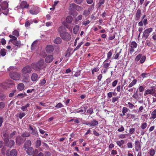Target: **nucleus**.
<instances>
[{
  "instance_id": "obj_3",
  "label": "nucleus",
  "mask_w": 156,
  "mask_h": 156,
  "mask_svg": "<svg viewBox=\"0 0 156 156\" xmlns=\"http://www.w3.org/2000/svg\"><path fill=\"white\" fill-rule=\"evenodd\" d=\"M148 94H150L156 98V90L154 87H151L150 89L146 90L144 92V95L145 96Z\"/></svg>"
},
{
  "instance_id": "obj_64",
  "label": "nucleus",
  "mask_w": 156,
  "mask_h": 156,
  "mask_svg": "<svg viewBox=\"0 0 156 156\" xmlns=\"http://www.w3.org/2000/svg\"><path fill=\"white\" fill-rule=\"evenodd\" d=\"M132 97L135 99H137L138 98V95L137 92L135 93L133 95Z\"/></svg>"
},
{
  "instance_id": "obj_54",
  "label": "nucleus",
  "mask_w": 156,
  "mask_h": 156,
  "mask_svg": "<svg viewBox=\"0 0 156 156\" xmlns=\"http://www.w3.org/2000/svg\"><path fill=\"white\" fill-rule=\"evenodd\" d=\"M121 52V51H120L119 52L117 53L116 54L114 55L113 56L114 59H117L118 58Z\"/></svg>"
},
{
  "instance_id": "obj_61",
  "label": "nucleus",
  "mask_w": 156,
  "mask_h": 156,
  "mask_svg": "<svg viewBox=\"0 0 156 156\" xmlns=\"http://www.w3.org/2000/svg\"><path fill=\"white\" fill-rule=\"evenodd\" d=\"M87 112L90 113L91 115L92 114L93 112V108H90L87 110Z\"/></svg>"
},
{
  "instance_id": "obj_2",
  "label": "nucleus",
  "mask_w": 156,
  "mask_h": 156,
  "mask_svg": "<svg viewBox=\"0 0 156 156\" xmlns=\"http://www.w3.org/2000/svg\"><path fill=\"white\" fill-rule=\"evenodd\" d=\"M110 62L111 61L108 60V59H106L104 61L102 65L103 67V69L101 70L102 73L105 74L107 72L108 69L110 68Z\"/></svg>"
},
{
  "instance_id": "obj_21",
  "label": "nucleus",
  "mask_w": 156,
  "mask_h": 156,
  "mask_svg": "<svg viewBox=\"0 0 156 156\" xmlns=\"http://www.w3.org/2000/svg\"><path fill=\"white\" fill-rule=\"evenodd\" d=\"M141 14V10L140 9H138L136 11V12L135 15L136 20H138L140 18Z\"/></svg>"
},
{
  "instance_id": "obj_24",
  "label": "nucleus",
  "mask_w": 156,
  "mask_h": 156,
  "mask_svg": "<svg viewBox=\"0 0 156 156\" xmlns=\"http://www.w3.org/2000/svg\"><path fill=\"white\" fill-rule=\"evenodd\" d=\"M137 82V80L135 79H134L128 86V87H133L136 83Z\"/></svg>"
},
{
  "instance_id": "obj_9",
  "label": "nucleus",
  "mask_w": 156,
  "mask_h": 156,
  "mask_svg": "<svg viewBox=\"0 0 156 156\" xmlns=\"http://www.w3.org/2000/svg\"><path fill=\"white\" fill-rule=\"evenodd\" d=\"M40 12V8L38 7H36L30 10V13L33 15H35L37 14Z\"/></svg>"
},
{
  "instance_id": "obj_42",
  "label": "nucleus",
  "mask_w": 156,
  "mask_h": 156,
  "mask_svg": "<svg viewBox=\"0 0 156 156\" xmlns=\"http://www.w3.org/2000/svg\"><path fill=\"white\" fill-rule=\"evenodd\" d=\"M9 37L11 38V39H10V40L9 41V42H12V41H13V40H15L17 39V38L16 37L12 35H9Z\"/></svg>"
},
{
  "instance_id": "obj_31",
  "label": "nucleus",
  "mask_w": 156,
  "mask_h": 156,
  "mask_svg": "<svg viewBox=\"0 0 156 156\" xmlns=\"http://www.w3.org/2000/svg\"><path fill=\"white\" fill-rule=\"evenodd\" d=\"M37 47V41H34L32 44L31 46V48L32 50H34Z\"/></svg>"
},
{
  "instance_id": "obj_14",
  "label": "nucleus",
  "mask_w": 156,
  "mask_h": 156,
  "mask_svg": "<svg viewBox=\"0 0 156 156\" xmlns=\"http://www.w3.org/2000/svg\"><path fill=\"white\" fill-rule=\"evenodd\" d=\"M20 7L21 8H28L29 6V4H27V2L25 1H22L20 4Z\"/></svg>"
},
{
  "instance_id": "obj_19",
  "label": "nucleus",
  "mask_w": 156,
  "mask_h": 156,
  "mask_svg": "<svg viewBox=\"0 0 156 156\" xmlns=\"http://www.w3.org/2000/svg\"><path fill=\"white\" fill-rule=\"evenodd\" d=\"M81 108L82 109H77V112L80 113L81 114H83L86 112L87 109V106L83 107H82Z\"/></svg>"
},
{
  "instance_id": "obj_26",
  "label": "nucleus",
  "mask_w": 156,
  "mask_h": 156,
  "mask_svg": "<svg viewBox=\"0 0 156 156\" xmlns=\"http://www.w3.org/2000/svg\"><path fill=\"white\" fill-rule=\"evenodd\" d=\"M14 45L17 47H20L21 45V42L20 41H18L17 40H13L11 42Z\"/></svg>"
},
{
  "instance_id": "obj_13",
  "label": "nucleus",
  "mask_w": 156,
  "mask_h": 156,
  "mask_svg": "<svg viewBox=\"0 0 156 156\" xmlns=\"http://www.w3.org/2000/svg\"><path fill=\"white\" fill-rule=\"evenodd\" d=\"M54 49L53 46L52 45H48L46 47V50L48 53L52 52L53 51Z\"/></svg>"
},
{
  "instance_id": "obj_58",
  "label": "nucleus",
  "mask_w": 156,
  "mask_h": 156,
  "mask_svg": "<svg viewBox=\"0 0 156 156\" xmlns=\"http://www.w3.org/2000/svg\"><path fill=\"white\" fill-rule=\"evenodd\" d=\"M138 90L140 92H142L144 91V88L143 86H140L139 87Z\"/></svg>"
},
{
  "instance_id": "obj_45",
  "label": "nucleus",
  "mask_w": 156,
  "mask_h": 156,
  "mask_svg": "<svg viewBox=\"0 0 156 156\" xmlns=\"http://www.w3.org/2000/svg\"><path fill=\"white\" fill-rule=\"evenodd\" d=\"M146 58V57L145 56L142 55V58H141L140 61V63L141 64L145 62Z\"/></svg>"
},
{
  "instance_id": "obj_32",
  "label": "nucleus",
  "mask_w": 156,
  "mask_h": 156,
  "mask_svg": "<svg viewBox=\"0 0 156 156\" xmlns=\"http://www.w3.org/2000/svg\"><path fill=\"white\" fill-rule=\"evenodd\" d=\"M41 141L39 140H37L35 143V147L36 148H38L41 144Z\"/></svg>"
},
{
  "instance_id": "obj_16",
  "label": "nucleus",
  "mask_w": 156,
  "mask_h": 156,
  "mask_svg": "<svg viewBox=\"0 0 156 156\" xmlns=\"http://www.w3.org/2000/svg\"><path fill=\"white\" fill-rule=\"evenodd\" d=\"M98 122L94 119H93L90 122H89L90 126L91 127L95 126L98 125Z\"/></svg>"
},
{
  "instance_id": "obj_20",
  "label": "nucleus",
  "mask_w": 156,
  "mask_h": 156,
  "mask_svg": "<svg viewBox=\"0 0 156 156\" xmlns=\"http://www.w3.org/2000/svg\"><path fill=\"white\" fill-rule=\"evenodd\" d=\"M38 76L36 73H33L31 76V79L32 81H35L38 80Z\"/></svg>"
},
{
  "instance_id": "obj_52",
  "label": "nucleus",
  "mask_w": 156,
  "mask_h": 156,
  "mask_svg": "<svg viewBox=\"0 0 156 156\" xmlns=\"http://www.w3.org/2000/svg\"><path fill=\"white\" fill-rule=\"evenodd\" d=\"M12 34L18 37L19 35V32L18 31L16 30L13 31Z\"/></svg>"
},
{
  "instance_id": "obj_43",
  "label": "nucleus",
  "mask_w": 156,
  "mask_h": 156,
  "mask_svg": "<svg viewBox=\"0 0 156 156\" xmlns=\"http://www.w3.org/2000/svg\"><path fill=\"white\" fill-rule=\"evenodd\" d=\"M27 96L26 94L25 93H21L20 94H18L17 96V97H19L20 98H23L25 96Z\"/></svg>"
},
{
  "instance_id": "obj_62",
  "label": "nucleus",
  "mask_w": 156,
  "mask_h": 156,
  "mask_svg": "<svg viewBox=\"0 0 156 156\" xmlns=\"http://www.w3.org/2000/svg\"><path fill=\"white\" fill-rule=\"evenodd\" d=\"M124 130V128L122 126H121L120 128H119L117 130L119 132H122Z\"/></svg>"
},
{
  "instance_id": "obj_7",
  "label": "nucleus",
  "mask_w": 156,
  "mask_h": 156,
  "mask_svg": "<svg viewBox=\"0 0 156 156\" xmlns=\"http://www.w3.org/2000/svg\"><path fill=\"white\" fill-rule=\"evenodd\" d=\"M153 30L152 28H148L145 30L143 32L142 37L146 39L149 35V34Z\"/></svg>"
},
{
  "instance_id": "obj_51",
  "label": "nucleus",
  "mask_w": 156,
  "mask_h": 156,
  "mask_svg": "<svg viewBox=\"0 0 156 156\" xmlns=\"http://www.w3.org/2000/svg\"><path fill=\"white\" fill-rule=\"evenodd\" d=\"M126 134H121L119 136V138L121 139H124L126 138Z\"/></svg>"
},
{
  "instance_id": "obj_53",
  "label": "nucleus",
  "mask_w": 156,
  "mask_h": 156,
  "mask_svg": "<svg viewBox=\"0 0 156 156\" xmlns=\"http://www.w3.org/2000/svg\"><path fill=\"white\" fill-rule=\"evenodd\" d=\"M64 28V27L63 26H60L58 28V31L60 33V34L61 33V32H62Z\"/></svg>"
},
{
  "instance_id": "obj_35",
  "label": "nucleus",
  "mask_w": 156,
  "mask_h": 156,
  "mask_svg": "<svg viewBox=\"0 0 156 156\" xmlns=\"http://www.w3.org/2000/svg\"><path fill=\"white\" fill-rule=\"evenodd\" d=\"M117 144L120 147H121L124 143L123 140H122L119 141H118L116 142Z\"/></svg>"
},
{
  "instance_id": "obj_44",
  "label": "nucleus",
  "mask_w": 156,
  "mask_h": 156,
  "mask_svg": "<svg viewBox=\"0 0 156 156\" xmlns=\"http://www.w3.org/2000/svg\"><path fill=\"white\" fill-rule=\"evenodd\" d=\"M22 136L23 137H27L30 136V134L28 132H25L22 133Z\"/></svg>"
},
{
  "instance_id": "obj_17",
  "label": "nucleus",
  "mask_w": 156,
  "mask_h": 156,
  "mask_svg": "<svg viewBox=\"0 0 156 156\" xmlns=\"http://www.w3.org/2000/svg\"><path fill=\"white\" fill-rule=\"evenodd\" d=\"M0 6L2 9L5 10L8 7V4L7 2H4L1 4Z\"/></svg>"
},
{
  "instance_id": "obj_59",
  "label": "nucleus",
  "mask_w": 156,
  "mask_h": 156,
  "mask_svg": "<svg viewBox=\"0 0 156 156\" xmlns=\"http://www.w3.org/2000/svg\"><path fill=\"white\" fill-rule=\"evenodd\" d=\"M90 23V21L89 20L83 21L82 23L83 25L86 26L88 25Z\"/></svg>"
},
{
  "instance_id": "obj_18",
  "label": "nucleus",
  "mask_w": 156,
  "mask_h": 156,
  "mask_svg": "<svg viewBox=\"0 0 156 156\" xmlns=\"http://www.w3.org/2000/svg\"><path fill=\"white\" fill-rule=\"evenodd\" d=\"M3 136L4 137L5 142H8L9 140V134L6 133H3Z\"/></svg>"
},
{
  "instance_id": "obj_11",
  "label": "nucleus",
  "mask_w": 156,
  "mask_h": 156,
  "mask_svg": "<svg viewBox=\"0 0 156 156\" xmlns=\"http://www.w3.org/2000/svg\"><path fill=\"white\" fill-rule=\"evenodd\" d=\"M135 149L137 151H138L141 149L140 140H137L135 141Z\"/></svg>"
},
{
  "instance_id": "obj_36",
  "label": "nucleus",
  "mask_w": 156,
  "mask_h": 156,
  "mask_svg": "<svg viewBox=\"0 0 156 156\" xmlns=\"http://www.w3.org/2000/svg\"><path fill=\"white\" fill-rule=\"evenodd\" d=\"M46 83V80L45 79H43L40 80L39 83V85L40 86H42L44 85Z\"/></svg>"
},
{
  "instance_id": "obj_60",
  "label": "nucleus",
  "mask_w": 156,
  "mask_h": 156,
  "mask_svg": "<svg viewBox=\"0 0 156 156\" xmlns=\"http://www.w3.org/2000/svg\"><path fill=\"white\" fill-rule=\"evenodd\" d=\"M5 106V104L4 102H0V110L3 109Z\"/></svg>"
},
{
  "instance_id": "obj_56",
  "label": "nucleus",
  "mask_w": 156,
  "mask_h": 156,
  "mask_svg": "<svg viewBox=\"0 0 156 156\" xmlns=\"http://www.w3.org/2000/svg\"><path fill=\"white\" fill-rule=\"evenodd\" d=\"M135 131V129L134 128H131L129 129V133L130 134H133Z\"/></svg>"
},
{
  "instance_id": "obj_49",
  "label": "nucleus",
  "mask_w": 156,
  "mask_h": 156,
  "mask_svg": "<svg viewBox=\"0 0 156 156\" xmlns=\"http://www.w3.org/2000/svg\"><path fill=\"white\" fill-rule=\"evenodd\" d=\"M112 55V52L111 51H110L107 53V59L108 60L109 59Z\"/></svg>"
},
{
  "instance_id": "obj_4",
  "label": "nucleus",
  "mask_w": 156,
  "mask_h": 156,
  "mask_svg": "<svg viewBox=\"0 0 156 156\" xmlns=\"http://www.w3.org/2000/svg\"><path fill=\"white\" fill-rule=\"evenodd\" d=\"M137 43L135 41H132L129 45V50L130 53L132 55L134 51V49L137 47Z\"/></svg>"
},
{
  "instance_id": "obj_23",
  "label": "nucleus",
  "mask_w": 156,
  "mask_h": 156,
  "mask_svg": "<svg viewBox=\"0 0 156 156\" xmlns=\"http://www.w3.org/2000/svg\"><path fill=\"white\" fill-rule=\"evenodd\" d=\"M31 144V142L30 140H27L25 142L24 145L23 147L25 148V149H26L28 147L30 146Z\"/></svg>"
},
{
  "instance_id": "obj_37",
  "label": "nucleus",
  "mask_w": 156,
  "mask_h": 156,
  "mask_svg": "<svg viewBox=\"0 0 156 156\" xmlns=\"http://www.w3.org/2000/svg\"><path fill=\"white\" fill-rule=\"evenodd\" d=\"M149 153L150 156H153L155 154V150L151 148L149 150Z\"/></svg>"
},
{
  "instance_id": "obj_15",
  "label": "nucleus",
  "mask_w": 156,
  "mask_h": 156,
  "mask_svg": "<svg viewBox=\"0 0 156 156\" xmlns=\"http://www.w3.org/2000/svg\"><path fill=\"white\" fill-rule=\"evenodd\" d=\"M26 152L28 154L31 155L33 154L34 151L32 147H29L27 149Z\"/></svg>"
},
{
  "instance_id": "obj_46",
  "label": "nucleus",
  "mask_w": 156,
  "mask_h": 156,
  "mask_svg": "<svg viewBox=\"0 0 156 156\" xmlns=\"http://www.w3.org/2000/svg\"><path fill=\"white\" fill-rule=\"evenodd\" d=\"M75 6H76V4H71L69 6V9L71 10H73V9H75Z\"/></svg>"
},
{
  "instance_id": "obj_22",
  "label": "nucleus",
  "mask_w": 156,
  "mask_h": 156,
  "mask_svg": "<svg viewBox=\"0 0 156 156\" xmlns=\"http://www.w3.org/2000/svg\"><path fill=\"white\" fill-rule=\"evenodd\" d=\"M9 142L5 143L6 145L9 147H11L12 146H14L15 144V142L13 140H11L9 141Z\"/></svg>"
},
{
  "instance_id": "obj_50",
  "label": "nucleus",
  "mask_w": 156,
  "mask_h": 156,
  "mask_svg": "<svg viewBox=\"0 0 156 156\" xmlns=\"http://www.w3.org/2000/svg\"><path fill=\"white\" fill-rule=\"evenodd\" d=\"M112 81V79L110 78L107 79L104 82V83H106L108 85V84L110 83Z\"/></svg>"
},
{
  "instance_id": "obj_39",
  "label": "nucleus",
  "mask_w": 156,
  "mask_h": 156,
  "mask_svg": "<svg viewBox=\"0 0 156 156\" xmlns=\"http://www.w3.org/2000/svg\"><path fill=\"white\" fill-rule=\"evenodd\" d=\"M22 139L21 138L19 139L18 138H17L16 139V143L18 145H20L22 143Z\"/></svg>"
},
{
  "instance_id": "obj_63",
  "label": "nucleus",
  "mask_w": 156,
  "mask_h": 156,
  "mask_svg": "<svg viewBox=\"0 0 156 156\" xmlns=\"http://www.w3.org/2000/svg\"><path fill=\"white\" fill-rule=\"evenodd\" d=\"M64 106L61 103H59L57 104L55 106L56 108H62Z\"/></svg>"
},
{
  "instance_id": "obj_1",
  "label": "nucleus",
  "mask_w": 156,
  "mask_h": 156,
  "mask_svg": "<svg viewBox=\"0 0 156 156\" xmlns=\"http://www.w3.org/2000/svg\"><path fill=\"white\" fill-rule=\"evenodd\" d=\"M33 69L35 70L38 71L40 69H45L46 66L43 59H40L37 63L35 64L33 66Z\"/></svg>"
},
{
  "instance_id": "obj_30",
  "label": "nucleus",
  "mask_w": 156,
  "mask_h": 156,
  "mask_svg": "<svg viewBox=\"0 0 156 156\" xmlns=\"http://www.w3.org/2000/svg\"><path fill=\"white\" fill-rule=\"evenodd\" d=\"M151 118L154 119L156 118V109H154L151 113Z\"/></svg>"
},
{
  "instance_id": "obj_41",
  "label": "nucleus",
  "mask_w": 156,
  "mask_h": 156,
  "mask_svg": "<svg viewBox=\"0 0 156 156\" xmlns=\"http://www.w3.org/2000/svg\"><path fill=\"white\" fill-rule=\"evenodd\" d=\"M128 109L127 108L123 107L122 108V115H125V114L128 112Z\"/></svg>"
},
{
  "instance_id": "obj_57",
  "label": "nucleus",
  "mask_w": 156,
  "mask_h": 156,
  "mask_svg": "<svg viewBox=\"0 0 156 156\" xmlns=\"http://www.w3.org/2000/svg\"><path fill=\"white\" fill-rule=\"evenodd\" d=\"M75 9L76 10L78 11H80L83 8L80 6L76 5V6H75Z\"/></svg>"
},
{
  "instance_id": "obj_34",
  "label": "nucleus",
  "mask_w": 156,
  "mask_h": 156,
  "mask_svg": "<svg viewBox=\"0 0 156 156\" xmlns=\"http://www.w3.org/2000/svg\"><path fill=\"white\" fill-rule=\"evenodd\" d=\"M17 134V132L14 131L13 132L11 133L10 134V138L13 139L15 138Z\"/></svg>"
},
{
  "instance_id": "obj_48",
  "label": "nucleus",
  "mask_w": 156,
  "mask_h": 156,
  "mask_svg": "<svg viewBox=\"0 0 156 156\" xmlns=\"http://www.w3.org/2000/svg\"><path fill=\"white\" fill-rule=\"evenodd\" d=\"M31 133L34 135L37 136L38 135V133L37 131V129L36 128L34 129L32 131Z\"/></svg>"
},
{
  "instance_id": "obj_55",
  "label": "nucleus",
  "mask_w": 156,
  "mask_h": 156,
  "mask_svg": "<svg viewBox=\"0 0 156 156\" xmlns=\"http://www.w3.org/2000/svg\"><path fill=\"white\" fill-rule=\"evenodd\" d=\"M90 12L88 10H86L84 11L83 14L86 16H88L90 14Z\"/></svg>"
},
{
  "instance_id": "obj_38",
  "label": "nucleus",
  "mask_w": 156,
  "mask_h": 156,
  "mask_svg": "<svg viewBox=\"0 0 156 156\" xmlns=\"http://www.w3.org/2000/svg\"><path fill=\"white\" fill-rule=\"evenodd\" d=\"M6 50L5 49H2L0 52L1 55L2 56H4L6 54Z\"/></svg>"
},
{
  "instance_id": "obj_47",
  "label": "nucleus",
  "mask_w": 156,
  "mask_h": 156,
  "mask_svg": "<svg viewBox=\"0 0 156 156\" xmlns=\"http://www.w3.org/2000/svg\"><path fill=\"white\" fill-rule=\"evenodd\" d=\"M147 124L146 122L143 123L141 124V127L142 129H144L146 128L147 126Z\"/></svg>"
},
{
  "instance_id": "obj_28",
  "label": "nucleus",
  "mask_w": 156,
  "mask_h": 156,
  "mask_svg": "<svg viewBox=\"0 0 156 156\" xmlns=\"http://www.w3.org/2000/svg\"><path fill=\"white\" fill-rule=\"evenodd\" d=\"M79 29V26L77 25H76L73 29V33L75 34H76L78 33Z\"/></svg>"
},
{
  "instance_id": "obj_27",
  "label": "nucleus",
  "mask_w": 156,
  "mask_h": 156,
  "mask_svg": "<svg viewBox=\"0 0 156 156\" xmlns=\"http://www.w3.org/2000/svg\"><path fill=\"white\" fill-rule=\"evenodd\" d=\"M62 40L59 37H57L54 41V43L56 44H59L62 42Z\"/></svg>"
},
{
  "instance_id": "obj_8",
  "label": "nucleus",
  "mask_w": 156,
  "mask_h": 156,
  "mask_svg": "<svg viewBox=\"0 0 156 156\" xmlns=\"http://www.w3.org/2000/svg\"><path fill=\"white\" fill-rule=\"evenodd\" d=\"M31 70V68L28 66H27L22 69L21 72L23 74H26L30 73Z\"/></svg>"
},
{
  "instance_id": "obj_10",
  "label": "nucleus",
  "mask_w": 156,
  "mask_h": 156,
  "mask_svg": "<svg viewBox=\"0 0 156 156\" xmlns=\"http://www.w3.org/2000/svg\"><path fill=\"white\" fill-rule=\"evenodd\" d=\"M6 154L7 156H16L17 152L15 149H13L10 151L8 150L6 151Z\"/></svg>"
},
{
  "instance_id": "obj_6",
  "label": "nucleus",
  "mask_w": 156,
  "mask_h": 156,
  "mask_svg": "<svg viewBox=\"0 0 156 156\" xmlns=\"http://www.w3.org/2000/svg\"><path fill=\"white\" fill-rule=\"evenodd\" d=\"M10 76L11 78L15 80H19L20 78V74L17 72L10 73Z\"/></svg>"
},
{
  "instance_id": "obj_29",
  "label": "nucleus",
  "mask_w": 156,
  "mask_h": 156,
  "mask_svg": "<svg viewBox=\"0 0 156 156\" xmlns=\"http://www.w3.org/2000/svg\"><path fill=\"white\" fill-rule=\"evenodd\" d=\"M30 106V104L27 103L25 106H22L21 108L23 111H27V108L29 107Z\"/></svg>"
},
{
  "instance_id": "obj_12",
  "label": "nucleus",
  "mask_w": 156,
  "mask_h": 156,
  "mask_svg": "<svg viewBox=\"0 0 156 156\" xmlns=\"http://www.w3.org/2000/svg\"><path fill=\"white\" fill-rule=\"evenodd\" d=\"M53 60V56L51 55H48L46 56L45 61L46 63H49L51 62Z\"/></svg>"
},
{
  "instance_id": "obj_25",
  "label": "nucleus",
  "mask_w": 156,
  "mask_h": 156,
  "mask_svg": "<svg viewBox=\"0 0 156 156\" xmlns=\"http://www.w3.org/2000/svg\"><path fill=\"white\" fill-rule=\"evenodd\" d=\"M24 85L23 83H20L18 85L17 89L20 91L23 90L24 89Z\"/></svg>"
},
{
  "instance_id": "obj_33",
  "label": "nucleus",
  "mask_w": 156,
  "mask_h": 156,
  "mask_svg": "<svg viewBox=\"0 0 156 156\" xmlns=\"http://www.w3.org/2000/svg\"><path fill=\"white\" fill-rule=\"evenodd\" d=\"M72 20L73 18L71 16H68L66 19V21L69 23H71Z\"/></svg>"
},
{
  "instance_id": "obj_5",
  "label": "nucleus",
  "mask_w": 156,
  "mask_h": 156,
  "mask_svg": "<svg viewBox=\"0 0 156 156\" xmlns=\"http://www.w3.org/2000/svg\"><path fill=\"white\" fill-rule=\"evenodd\" d=\"M60 36L63 39L65 40L66 41L70 40L71 38L70 34L67 32L61 33Z\"/></svg>"
},
{
  "instance_id": "obj_40",
  "label": "nucleus",
  "mask_w": 156,
  "mask_h": 156,
  "mask_svg": "<svg viewBox=\"0 0 156 156\" xmlns=\"http://www.w3.org/2000/svg\"><path fill=\"white\" fill-rule=\"evenodd\" d=\"M142 55L141 54H139L135 58V61L136 62H137L140 58H142Z\"/></svg>"
}]
</instances>
